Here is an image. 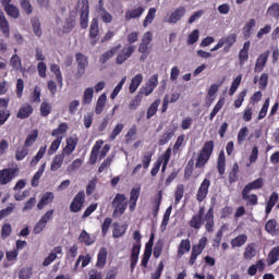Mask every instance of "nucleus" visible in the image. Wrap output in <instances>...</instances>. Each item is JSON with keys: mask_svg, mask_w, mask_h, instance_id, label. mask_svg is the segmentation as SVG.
I'll return each mask as SVG.
<instances>
[{"mask_svg": "<svg viewBox=\"0 0 279 279\" xmlns=\"http://www.w3.org/2000/svg\"><path fill=\"white\" fill-rule=\"evenodd\" d=\"M205 223L206 232L215 231V208L210 207L205 214V219L202 216H197L196 214L190 219L189 226L193 228V230H201L202 226Z\"/></svg>", "mask_w": 279, "mask_h": 279, "instance_id": "nucleus-1", "label": "nucleus"}, {"mask_svg": "<svg viewBox=\"0 0 279 279\" xmlns=\"http://www.w3.org/2000/svg\"><path fill=\"white\" fill-rule=\"evenodd\" d=\"M213 151H215V141L210 140L204 143L203 148L199 150L195 163L196 169H204L208 160H210V156H213Z\"/></svg>", "mask_w": 279, "mask_h": 279, "instance_id": "nucleus-2", "label": "nucleus"}, {"mask_svg": "<svg viewBox=\"0 0 279 279\" xmlns=\"http://www.w3.org/2000/svg\"><path fill=\"white\" fill-rule=\"evenodd\" d=\"M128 197L125 194L118 193L116 194L111 206L113 208V217H121L124 215L125 210L128 209Z\"/></svg>", "mask_w": 279, "mask_h": 279, "instance_id": "nucleus-3", "label": "nucleus"}, {"mask_svg": "<svg viewBox=\"0 0 279 279\" xmlns=\"http://www.w3.org/2000/svg\"><path fill=\"white\" fill-rule=\"evenodd\" d=\"M134 241H137L138 244L133 245L131 251V272L134 274V269H136V265L138 264V256L141 255V231L133 232Z\"/></svg>", "mask_w": 279, "mask_h": 279, "instance_id": "nucleus-4", "label": "nucleus"}, {"mask_svg": "<svg viewBox=\"0 0 279 279\" xmlns=\"http://www.w3.org/2000/svg\"><path fill=\"white\" fill-rule=\"evenodd\" d=\"M206 245H208V238L203 236L197 244H194L192 246V252L189 260L190 267H193V265L197 263V256H201L202 252L206 250Z\"/></svg>", "mask_w": 279, "mask_h": 279, "instance_id": "nucleus-5", "label": "nucleus"}, {"mask_svg": "<svg viewBox=\"0 0 279 279\" xmlns=\"http://www.w3.org/2000/svg\"><path fill=\"white\" fill-rule=\"evenodd\" d=\"M75 60L77 63V68H76V73L74 76L76 80H80V78L84 77V75L86 73V66H88V58L82 52H76Z\"/></svg>", "mask_w": 279, "mask_h": 279, "instance_id": "nucleus-6", "label": "nucleus"}, {"mask_svg": "<svg viewBox=\"0 0 279 279\" xmlns=\"http://www.w3.org/2000/svg\"><path fill=\"white\" fill-rule=\"evenodd\" d=\"M88 38L90 40L92 47H95V45L99 43V20L97 17L92 20Z\"/></svg>", "mask_w": 279, "mask_h": 279, "instance_id": "nucleus-7", "label": "nucleus"}, {"mask_svg": "<svg viewBox=\"0 0 279 279\" xmlns=\"http://www.w3.org/2000/svg\"><path fill=\"white\" fill-rule=\"evenodd\" d=\"M85 197H86V193L84 191L78 192L74 196V198L70 205L71 213H80V210H82V208H84V202L86 199Z\"/></svg>", "mask_w": 279, "mask_h": 279, "instance_id": "nucleus-8", "label": "nucleus"}, {"mask_svg": "<svg viewBox=\"0 0 279 279\" xmlns=\"http://www.w3.org/2000/svg\"><path fill=\"white\" fill-rule=\"evenodd\" d=\"M89 14H90V7L88 4V0H82L81 17H80V26L82 29H86L88 27Z\"/></svg>", "mask_w": 279, "mask_h": 279, "instance_id": "nucleus-9", "label": "nucleus"}, {"mask_svg": "<svg viewBox=\"0 0 279 279\" xmlns=\"http://www.w3.org/2000/svg\"><path fill=\"white\" fill-rule=\"evenodd\" d=\"M16 168H4L0 170V184L1 186H5V184H10L11 180L16 178Z\"/></svg>", "mask_w": 279, "mask_h": 279, "instance_id": "nucleus-10", "label": "nucleus"}, {"mask_svg": "<svg viewBox=\"0 0 279 279\" xmlns=\"http://www.w3.org/2000/svg\"><path fill=\"white\" fill-rule=\"evenodd\" d=\"M134 51H136V46L134 45L125 46L121 50V52L117 56L116 62L118 64H123V62H125L129 58H132V53H134Z\"/></svg>", "mask_w": 279, "mask_h": 279, "instance_id": "nucleus-11", "label": "nucleus"}, {"mask_svg": "<svg viewBox=\"0 0 279 279\" xmlns=\"http://www.w3.org/2000/svg\"><path fill=\"white\" fill-rule=\"evenodd\" d=\"M186 14V8L184 7H178L166 20V23H170L175 25L179 21H182V17Z\"/></svg>", "mask_w": 279, "mask_h": 279, "instance_id": "nucleus-12", "label": "nucleus"}, {"mask_svg": "<svg viewBox=\"0 0 279 279\" xmlns=\"http://www.w3.org/2000/svg\"><path fill=\"white\" fill-rule=\"evenodd\" d=\"M267 60H269V50L263 52L257 57L254 73H262L267 64Z\"/></svg>", "mask_w": 279, "mask_h": 279, "instance_id": "nucleus-13", "label": "nucleus"}, {"mask_svg": "<svg viewBox=\"0 0 279 279\" xmlns=\"http://www.w3.org/2000/svg\"><path fill=\"white\" fill-rule=\"evenodd\" d=\"M208 189H210V180L204 179L196 193L197 202H203L208 196Z\"/></svg>", "mask_w": 279, "mask_h": 279, "instance_id": "nucleus-14", "label": "nucleus"}, {"mask_svg": "<svg viewBox=\"0 0 279 279\" xmlns=\"http://www.w3.org/2000/svg\"><path fill=\"white\" fill-rule=\"evenodd\" d=\"M77 143H80V140L77 137H68L66 145L62 149L61 154L63 156H71V154L75 151V148L77 147Z\"/></svg>", "mask_w": 279, "mask_h": 279, "instance_id": "nucleus-15", "label": "nucleus"}, {"mask_svg": "<svg viewBox=\"0 0 279 279\" xmlns=\"http://www.w3.org/2000/svg\"><path fill=\"white\" fill-rule=\"evenodd\" d=\"M0 32L4 38H10V22L5 17V13L0 9Z\"/></svg>", "mask_w": 279, "mask_h": 279, "instance_id": "nucleus-16", "label": "nucleus"}, {"mask_svg": "<svg viewBox=\"0 0 279 279\" xmlns=\"http://www.w3.org/2000/svg\"><path fill=\"white\" fill-rule=\"evenodd\" d=\"M140 197H141V186L132 189L130 192V199H129V208L131 213H133V210H136V202H138Z\"/></svg>", "mask_w": 279, "mask_h": 279, "instance_id": "nucleus-17", "label": "nucleus"}, {"mask_svg": "<svg viewBox=\"0 0 279 279\" xmlns=\"http://www.w3.org/2000/svg\"><path fill=\"white\" fill-rule=\"evenodd\" d=\"M107 263H108V248L101 247L97 255L96 267L98 269H104Z\"/></svg>", "mask_w": 279, "mask_h": 279, "instance_id": "nucleus-18", "label": "nucleus"}, {"mask_svg": "<svg viewBox=\"0 0 279 279\" xmlns=\"http://www.w3.org/2000/svg\"><path fill=\"white\" fill-rule=\"evenodd\" d=\"M104 146V142L98 140L92 148L89 155V165H95L97 162V158L99 156V151H101V147Z\"/></svg>", "mask_w": 279, "mask_h": 279, "instance_id": "nucleus-19", "label": "nucleus"}, {"mask_svg": "<svg viewBox=\"0 0 279 279\" xmlns=\"http://www.w3.org/2000/svg\"><path fill=\"white\" fill-rule=\"evenodd\" d=\"M34 114V107L29 104H24L17 111V119H29Z\"/></svg>", "mask_w": 279, "mask_h": 279, "instance_id": "nucleus-20", "label": "nucleus"}, {"mask_svg": "<svg viewBox=\"0 0 279 279\" xmlns=\"http://www.w3.org/2000/svg\"><path fill=\"white\" fill-rule=\"evenodd\" d=\"M189 252H191V240L189 239L181 240L177 251L178 257L182 258V256H184Z\"/></svg>", "mask_w": 279, "mask_h": 279, "instance_id": "nucleus-21", "label": "nucleus"}, {"mask_svg": "<svg viewBox=\"0 0 279 279\" xmlns=\"http://www.w3.org/2000/svg\"><path fill=\"white\" fill-rule=\"evenodd\" d=\"M58 254H62V246H56L52 252L44 259L43 266L49 267L56 258H58Z\"/></svg>", "mask_w": 279, "mask_h": 279, "instance_id": "nucleus-22", "label": "nucleus"}, {"mask_svg": "<svg viewBox=\"0 0 279 279\" xmlns=\"http://www.w3.org/2000/svg\"><path fill=\"white\" fill-rule=\"evenodd\" d=\"M64 157L65 155H63L62 153L56 155L51 161L50 171L56 172L61 169L62 165H64Z\"/></svg>", "mask_w": 279, "mask_h": 279, "instance_id": "nucleus-23", "label": "nucleus"}, {"mask_svg": "<svg viewBox=\"0 0 279 279\" xmlns=\"http://www.w3.org/2000/svg\"><path fill=\"white\" fill-rule=\"evenodd\" d=\"M54 198L56 196L53 195V192H46L37 204L38 210H43V208H45V206L48 204H51Z\"/></svg>", "mask_w": 279, "mask_h": 279, "instance_id": "nucleus-24", "label": "nucleus"}, {"mask_svg": "<svg viewBox=\"0 0 279 279\" xmlns=\"http://www.w3.org/2000/svg\"><path fill=\"white\" fill-rule=\"evenodd\" d=\"M173 136H175V128L167 130L159 137L158 145H160V146L167 145V143H169V141H171L173 138Z\"/></svg>", "mask_w": 279, "mask_h": 279, "instance_id": "nucleus-25", "label": "nucleus"}, {"mask_svg": "<svg viewBox=\"0 0 279 279\" xmlns=\"http://www.w3.org/2000/svg\"><path fill=\"white\" fill-rule=\"evenodd\" d=\"M93 97H95V89L93 87L85 88L82 99L83 106H90L93 104Z\"/></svg>", "mask_w": 279, "mask_h": 279, "instance_id": "nucleus-26", "label": "nucleus"}, {"mask_svg": "<svg viewBox=\"0 0 279 279\" xmlns=\"http://www.w3.org/2000/svg\"><path fill=\"white\" fill-rule=\"evenodd\" d=\"M143 12H145V9L143 7L128 10L125 13V21H132V19H140V16H143Z\"/></svg>", "mask_w": 279, "mask_h": 279, "instance_id": "nucleus-27", "label": "nucleus"}, {"mask_svg": "<svg viewBox=\"0 0 279 279\" xmlns=\"http://www.w3.org/2000/svg\"><path fill=\"white\" fill-rule=\"evenodd\" d=\"M137 51L138 53H142V56L140 57V62H145L147 58H149L150 53L149 44L141 41Z\"/></svg>", "mask_w": 279, "mask_h": 279, "instance_id": "nucleus-28", "label": "nucleus"}, {"mask_svg": "<svg viewBox=\"0 0 279 279\" xmlns=\"http://www.w3.org/2000/svg\"><path fill=\"white\" fill-rule=\"evenodd\" d=\"M245 243H247V234L242 233L231 240V247H232V250H234L236 247H243V245H245Z\"/></svg>", "mask_w": 279, "mask_h": 279, "instance_id": "nucleus-29", "label": "nucleus"}, {"mask_svg": "<svg viewBox=\"0 0 279 279\" xmlns=\"http://www.w3.org/2000/svg\"><path fill=\"white\" fill-rule=\"evenodd\" d=\"M217 170L219 175H223L226 173V153L221 150L217 160Z\"/></svg>", "mask_w": 279, "mask_h": 279, "instance_id": "nucleus-30", "label": "nucleus"}, {"mask_svg": "<svg viewBox=\"0 0 279 279\" xmlns=\"http://www.w3.org/2000/svg\"><path fill=\"white\" fill-rule=\"evenodd\" d=\"M121 47V45L119 44L116 47H112L110 50H107L105 53L101 54L99 62H101L102 64H106V62H108V60L114 58V53H117L118 49Z\"/></svg>", "mask_w": 279, "mask_h": 279, "instance_id": "nucleus-31", "label": "nucleus"}, {"mask_svg": "<svg viewBox=\"0 0 279 279\" xmlns=\"http://www.w3.org/2000/svg\"><path fill=\"white\" fill-rule=\"evenodd\" d=\"M141 84H143V74H136L130 83V87L129 90L130 93H136V90H138V86H141Z\"/></svg>", "mask_w": 279, "mask_h": 279, "instance_id": "nucleus-32", "label": "nucleus"}, {"mask_svg": "<svg viewBox=\"0 0 279 279\" xmlns=\"http://www.w3.org/2000/svg\"><path fill=\"white\" fill-rule=\"evenodd\" d=\"M242 199L247 202L250 206H256V204H258V196L256 194L250 195V191H242Z\"/></svg>", "mask_w": 279, "mask_h": 279, "instance_id": "nucleus-33", "label": "nucleus"}, {"mask_svg": "<svg viewBox=\"0 0 279 279\" xmlns=\"http://www.w3.org/2000/svg\"><path fill=\"white\" fill-rule=\"evenodd\" d=\"M75 28V20L73 17H66L63 25L61 34H71Z\"/></svg>", "mask_w": 279, "mask_h": 279, "instance_id": "nucleus-34", "label": "nucleus"}, {"mask_svg": "<svg viewBox=\"0 0 279 279\" xmlns=\"http://www.w3.org/2000/svg\"><path fill=\"white\" fill-rule=\"evenodd\" d=\"M3 8L4 12H7L8 16H10L11 19H19L21 16V11L17 9L16 5L11 3Z\"/></svg>", "mask_w": 279, "mask_h": 279, "instance_id": "nucleus-35", "label": "nucleus"}, {"mask_svg": "<svg viewBox=\"0 0 279 279\" xmlns=\"http://www.w3.org/2000/svg\"><path fill=\"white\" fill-rule=\"evenodd\" d=\"M45 154H47V146H41L38 153L31 160V167H36V165H38V162L45 158Z\"/></svg>", "mask_w": 279, "mask_h": 279, "instance_id": "nucleus-36", "label": "nucleus"}, {"mask_svg": "<svg viewBox=\"0 0 279 279\" xmlns=\"http://www.w3.org/2000/svg\"><path fill=\"white\" fill-rule=\"evenodd\" d=\"M254 27H256V20L255 19H251L243 27V36L245 38V40H247V38H250V36H252V29H254Z\"/></svg>", "mask_w": 279, "mask_h": 279, "instance_id": "nucleus-37", "label": "nucleus"}, {"mask_svg": "<svg viewBox=\"0 0 279 279\" xmlns=\"http://www.w3.org/2000/svg\"><path fill=\"white\" fill-rule=\"evenodd\" d=\"M106 101H108V96H106V94L100 95L95 107V112L97 114H101V112H104V108H106Z\"/></svg>", "mask_w": 279, "mask_h": 279, "instance_id": "nucleus-38", "label": "nucleus"}, {"mask_svg": "<svg viewBox=\"0 0 279 279\" xmlns=\"http://www.w3.org/2000/svg\"><path fill=\"white\" fill-rule=\"evenodd\" d=\"M268 265H276L279 260V246H275L270 250L268 257Z\"/></svg>", "mask_w": 279, "mask_h": 279, "instance_id": "nucleus-39", "label": "nucleus"}, {"mask_svg": "<svg viewBox=\"0 0 279 279\" xmlns=\"http://www.w3.org/2000/svg\"><path fill=\"white\" fill-rule=\"evenodd\" d=\"M263 184H264L263 178H259V179L246 184L243 190L246 191V192L247 191L248 192L258 191V189H263Z\"/></svg>", "mask_w": 279, "mask_h": 279, "instance_id": "nucleus-40", "label": "nucleus"}, {"mask_svg": "<svg viewBox=\"0 0 279 279\" xmlns=\"http://www.w3.org/2000/svg\"><path fill=\"white\" fill-rule=\"evenodd\" d=\"M254 256H256V244L250 243L245 247L244 258H245V260H252V258H254Z\"/></svg>", "mask_w": 279, "mask_h": 279, "instance_id": "nucleus-41", "label": "nucleus"}, {"mask_svg": "<svg viewBox=\"0 0 279 279\" xmlns=\"http://www.w3.org/2000/svg\"><path fill=\"white\" fill-rule=\"evenodd\" d=\"M169 160H171V148H168L165 154L159 157V162H161L162 168L161 172L165 173L167 171V165H169Z\"/></svg>", "mask_w": 279, "mask_h": 279, "instance_id": "nucleus-42", "label": "nucleus"}, {"mask_svg": "<svg viewBox=\"0 0 279 279\" xmlns=\"http://www.w3.org/2000/svg\"><path fill=\"white\" fill-rule=\"evenodd\" d=\"M276 202H278V194L272 192L267 204H266V215H270L271 210L276 206Z\"/></svg>", "mask_w": 279, "mask_h": 279, "instance_id": "nucleus-43", "label": "nucleus"}, {"mask_svg": "<svg viewBox=\"0 0 279 279\" xmlns=\"http://www.w3.org/2000/svg\"><path fill=\"white\" fill-rule=\"evenodd\" d=\"M31 23H32V27L35 36H38V38H40L43 36L40 20H38V17H33L31 20Z\"/></svg>", "mask_w": 279, "mask_h": 279, "instance_id": "nucleus-44", "label": "nucleus"}, {"mask_svg": "<svg viewBox=\"0 0 279 279\" xmlns=\"http://www.w3.org/2000/svg\"><path fill=\"white\" fill-rule=\"evenodd\" d=\"M158 106H160V98H157L147 109L146 119H151L158 112Z\"/></svg>", "mask_w": 279, "mask_h": 279, "instance_id": "nucleus-45", "label": "nucleus"}, {"mask_svg": "<svg viewBox=\"0 0 279 279\" xmlns=\"http://www.w3.org/2000/svg\"><path fill=\"white\" fill-rule=\"evenodd\" d=\"M239 182V163H234L231 171L229 172V184Z\"/></svg>", "mask_w": 279, "mask_h": 279, "instance_id": "nucleus-46", "label": "nucleus"}, {"mask_svg": "<svg viewBox=\"0 0 279 279\" xmlns=\"http://www.w3.org/2000/svg\"><path fill=\"white\" fill-rule=\"evenodd\" d=\"M20 8H22L24 14H27V16L34 12V7L29 0H20Z\"/></svg>", "mask_w": 279, "mask_h": 279, "instance_id": "nucleus-47", "label": "nucleus"}, {"mask_svg": "<svg viewBox=\"0 0 279 279\" xmlns=\"http://www.w3.org/2000/svg\"><path fill=\"white\" fill-rule=\"evenodd\" d=\"M28 154H29V149L27 148V146L19 147L15 151V160L17 161L25 160Z\"/></svg>", "mask_w": 279, "mask_h": 279, "instance_id": "nucleus-48", "label": "nucleus"}, {"mask_svg": "<svg viewBox=\"0 0 279 279\" xmlns=\"http://www.w3.org/2000/svg\"><path fill=\"white\" fill-rule=\"evenodd\" d=\"M51 73L54 74V77L60 86H62L63 77H62V71H60V65L58 64H51L50 65Z\"/></svg>", "mask_w": 279, "mask_h": 279, "instance_id": "nucleus-49", "label": "nucleus"}, {"mask_svg": "<svg viewBox=\"0 0 279 279\" xmlns=\"http://www.w3.org/2000/svg\"><path fill=\"white\" fill-rule=\"evenodd\" d=\"M69 124L66 122L60 123L57 129L52 130L51 136L60 137V134H66Z\"/></svg>", "mask_w": 279, "mask_h": 279, "instance_id": "nucleus-50", "label": "nucleus"}, {"mask_svg": "<svg viewBox=\"0 0 279 279\" xmlns=\"http://www.w3.org/2000/svg\"><path fill=\"white\" fill-rule=\"evenodd\" d=\"M47 167V162L43 163L38 171L34 174L33 179H32V186H38V180H40V178H43V173H45V169Z\"/></svg>", "mask_w": 279, "mask_h": 279, "instance_id": "nucleus-51", "label": "nucleus"}, {"mask_svg": "<svg viewBox=\"0 0 279 279\" xmlns=\"http://www.w3.org/2000/svg\"><path fill=\"white\" fill-rule=\"evenodd\" d=\"M80 243H84L85 245H93L95 243V239L90 238V234L83 230L78 236Z\"/></svg>", "mask_w": 279, "mask_h": 279, "instance_id": "nucleus-52", "label": "nucleus"}, {"mask_svg": "<svg viewBox=\"0 0 279 279\" xmlns=\"http://www.w3.org/2000/svg\"><path fill=\"white\" fill-rule=\"evenodd\" d=\"M38 141V130L32 131L24 142V147H32Z\"/></svg>", "mask_w": 279, "mask_h": 279, "instance_id": "nucleus-53", "label": "nucleus"}, {"mask_svg": "<svg viewBox=\"0 0 279 279\" xmlns=\"http://www.w3.org/2000/svg\"><path fill=\"white\" fill-rule=\"evenodd\" d=\"M243 80V75L239 74L232 82L230 90H229V95L230 97H232V95H234V93H236V90H239V86H241V82Z\"/></svg>", "mask_w": 279, "mask_h": 279, "instance_id": "nucleus-54", "label": "nucleus"}, {"mask_svg": "<svg viewBox=\"0 0 279 279\" xmlns=\"http://www.w3.org/2000/svg\"><path fill=\"white\" fill-rule=\"evenodd\" d=\"M60 145H62V137H57L50 145L48 149V156H53L58 149H60Z\"/></svg>", "mask_w": 279, "mask_h": 279, "instance_id": "nucleus-55", "label": "nucleus"}, {"mask_svg": "<svg viewBox=\"0 0 279 279\" xmlns=\"http://www.w3.org/2000/svg\"><path fill=\"white\" fill-rule=\"evenodd\" d=\"M154 19H156V8H150L143 22V26L147 27L149 24L154 23Z\"/></svg>", "mask_w": 279, "mask_h": 279, "instance_id": "nucleus-56", "label": "nucleus"}, {"mask_svg": "<svg viewBox=\"0 0 279 279\" xmlns=\"http://www.w3.org/2000/svg\"><path fill=\"white\" fill-rule=\"evenodd\" d=\"M10 64L15 71L23 69V61H21V57L19 54H13L10 59Z\"/></svg>", "mask_w": 279, "mask_h": 279, "instance_id": "nucleus-57", "label": "nucleus"}, {"mask_svg": "<svg viewBox=\"0 0 279 279\" xmlns=\"http://www.w3.org/2000/svg\"><path fill=\"white\" fill-rule=\"evenodd\" d=\"M124 128H125V124H123V123H118V124L113 128V130H112V132H111V134H110V136H109V140H110V141H116V140H117V136H119V134H121V132H123Z\"/></svg>", "mask_w": 279, "mask_h": 279, "instance_id": "nucleus-58", "label": "nucleus"}, {"mask_svg": "<svg viewBox=\"0 0 279 279\" xmlns=\"http://www.w3.org/2000/svg\"><path fill=\"white\" fill-rule=\"evenodd\" d=\"M34 274V269L32 267H24L19 272V279H29Z\"/></svg>", "mask_w": 279, "mask_h": 279, "instance_id": "nucleus-59", "label": "nucleus"}, {"mask_svg": "<svg viewBox=\"0 0 279 279\" xmlns=\"http://www.w3.org/2000/svg\"><path fill=\"white\" fill-rule=\"evenodd\" d=\"M220 40L222 41V45H229V47H233V45L236 43V34H229L228 36L220 38Z\"/></svg>", "mask_w": 279, "mask_h": 279, "instance_id": "nucleus-60", "label": "nucleus"}, {"mask_svg": "<svg viewBox=\"0 0 279 279\" xmlns=\"http://www.w3.org/2000/svg\"><path fill=\"white\" fill-rule=\"evenodd\" d=\"M182 197H184V184L177 185V190L174 192V202L175 204H180L182 201Z\"/></svg>", "mask_w": 279, "mask_h": 279, "instance_id": "nucleus-61", "label": "nucleus"}, {"mask_svg": "<svg viewBox=\"0 0 279 279\" xmlns=\"http://www.w3.org/2000/svg\"><path fill=\"white\" fill-rule=\"evenodd\" d=\"M39 110L41 117H49V114H51V104L43 101Z\"/></svg>", "mask_w": 279, "mask_h": 279, "instance_id": "nucleus-62", "label": "nucleus"}, {"mask_svg": "<svg viewBox=\"0 0 279 279\" xmlns=\"http://www.w3.org/2000/svg\"><path fill=\"white\" fill-rule=\"evenodd\" d=\"M12 234V225L4 223L1 228V239L5 240Z\"/></svg>", "mask_w": 279, "mask_h": 279, "instance_id": "nucleus-63", "label": "nucleus"}, {"mask_svg": "<svg viewBox=\"0 0 279 279\" xmlns=\"http://www.w3.org/2000/svg\"><path fill=\"white\" fill-rule=\"evenodd\" d=\"M268 14L274 19H279V4L274 3L271 7L268 8Z\"/></svg>", "mask_w": 279, "mask_h": 279, "instance_id": "nucleus-64", "label": "nucleus"}]
</instances>
